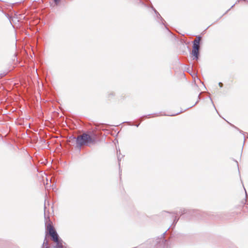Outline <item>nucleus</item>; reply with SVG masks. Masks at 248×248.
I'll return each instance as SVG.
<instances>
[{
  "mask_svg": "<svg viewBox=\"0 0 248 248\" xmlns=\"http://www.w3.org/2000/svg\"><path fill=\"white\" fill-rule=\"evenodd\" d=\"M195 212L194 210H188L185 209H181V211H180V213H181V215L185 214H191V213H194Z\"/></svg>",
  "mask_w": 248,
  "mask_h": 248,
  "instance_id": "nucleus-6",
  "label": "nucleus"
},
{
  "mask_svg": "<svg viewBox=\"0 0 248 248\" xmlns=\"http://www.w3.org/2000/svg\"><path fill=\"white\" fill-rule=\"evenodd\" d=\"M117 155H118V161H119V164L120 165V155H118V151H117Z\"/></svg>",
  "mask_w": 248,
  "mask_h": 248,
  "instance_id": "nucleus-8",
  "label": "nucleus"
},
{
  "mask_svg": "<svg viewBox=\"0 0 248 248\" xmlns=\"http://www.w3.org/2000/svg\"><path fill=\"white\" fill-rule=\"evenodd\" d=\"M218 85L220 87H223V83H221V82H219L218 83Z\"/></svg>",
  "mask_w": 248,
  "mask_h": 248,
  "instance_id": "nucleus-10",
  "label": "nucleus"
},
{
  "mask_svg": "<svg viewBox=\"0 0 248 248\" xmlns=\"http://www.w3.org/2000/svg\"><path fill=\"white\" fill-rule=\"evenodd\" d=\"M139 124H136V125H135L137 127H138L139 126Z\"/></svg>",
  "mask_w": 248,
  "mask_h": 248,
  "instance_id": "nucleus-12",
  "label": "nucleus"
},
{
  "mask_svg": "<svg viewBox=\"0 0 248 248\" xmlns=\"http://www.w3.org/2000/svg\"><path fill=\"white\" fill-rule=\"evenodd\" d=\"M142 121V118H141V120H140V121Z\"/></svg>",
  "mask_w": 248,
  "mask_h": 248,
  "instance_id": "nucleus-14",
  "label": "nucleus"
},
{
  "mask_svg": "<svg viewBox=\"0 0 248 248\" xmlns=\"http://www.w3.org/2000/svg\"><path fill=\"white\" fill-rule=\"evenodd\" d=\"M201 40L200 36L197 37L196 39L193 41V48L194 49H200V42Z\"/></svg>",
  "mask_w": 248,
  "mask_h": 248,
  "instance_id": "nucleus-3",
  "label": "nucleus"
},
{
  "mask_svg": "<svg viewBox=\"0 0 248 248\" xmlns=\"http://www.w3.org/2000/svg\"><path fill=\"white\" fill-rule=\"evenodd\" d=\"M192 54L193 56V60H197L199 54V50L192 48Z\"/></svg>",
  "mask_w": 248,
  "mask_h": 248,
  "instance_id": "nucleus-4",
  "label": "nucleus"
},
{
  "mask_svg": "<svg viewBox=\"0 0 248 248\" xmlns=\"http://www.w3.org/2000/svg\"><path fill=\"white\" fill-rule=\"evenodd\" d=\"M44 218L46 221V227L47 232L51 237L52 240L55 243L54 248H65L62 244V240L59 237L57 232L50 221L48 214L47 213L46 203L44 204Z\"/></svg>",
  "mask_w": 248,
  "mask_h": 248,
  "instance_id": "nucleus-1",
  "label": "nucleus"
},
{
  "mask_svg": "<svg viewBox=\"0 0 248 248\" xmlns=\"http://www.w3.org/2000/svg\"><path fill=\"white\" fill-rule=\"evenodd\" d=\"M160 245L163 246L162 248H170L169 242L164 239H162V242Z\"/></svg>",
  "mask_w": 248,
  "mask_h": 248,
  "instance_id": "nucleus-5",
  "label": "nucleus"
},
{
  "mask_svg": "<svg viewBox=\"0 0 248 248\" xmlns=\"http://www.w3.org/2000/svg\"><path fill=\"white\" fill-rule=\"evenodd\" d=\"M96 141L95 137L83 133L78 136L77 138L71 136L69 138V142L71 144H76V147L80 149L82 146L87 145L89 143H94Z\"/></svg>",
  "mask_w": 248,
  "mask_h": 248,
  "instance_id": "nucleus-2",
  "label": "nucleus"
},
{
  "mask_svg": "<svg viewBox=\"0 0 248 248\" xmlns=\"http://www.w3.org/2000/svg\"><path fill=\"white\" fill-rule=\"evenodd\" d=\"M165 233H166V232H164V233H163V235H165Z\"/></svg>",
  "mask_w": 248,
  "mask_h": 248,
  "instance_id": "nucleus-15",
  "label": "nucleus"
},
{
  "mask_svg": "<svg viewBox=\"0 0 248 248\" xmlns=\"http://www.w3.org/2000/svg\"><path fill=\"white\" fill-rule=\"evenodd\" d=\"M60 0H54V1L56 2V3H58L60 1Z\"/></svg>",
  "mask_w": 248,
  "mask_h": 248,
  "instance_id": "nucleus-11",
  "label": "nucleus"
},
{
  "mask_svg": "<svg viewBox=\"0 0 248 248\" xmlns=\"http://www.w3.org/2000/svg\"><path fill=\"white\" fill-rule=\"evenodd\" d=\"M154 11H155V13H157V11H156V10H155V9H154Z\"/></svg>",
  "mask_w": 248,
  "mask_h": 248,
  "instance_id": "nucleus-13",
  "label": "nucleus"
},
{
  "mask_svg": "<svg viewBox=\"0 0 248 248\" xmlns=\"http://www.w3.org/2000/svg\"><path fill=\"white\" fill-rule=\"evenodd\" d=\"M43 248H49L48 242L46 239V237L45 238L43 244Z\"/></svg>",
  "mask_w": 248,
  "mask_h": 248,
  "instance_id": "nucleus-7",
  "label": "nucleus"
},
{
  "mask_svg": "<svg viewBox=\"0 0 248 248\" xmlns=\"http://www.w3.org/2000/svg\"><path fill=\"white\" fill-rule=\"evenodd\" d=\"M178 219H177V218H176V216H175V219H174V221H173V223H176L177 222V221H178Z\"/></svg>",
  "mask_w": 248,
  "mask_h": 248,
  "instance_id": "nucleus-9",
  "label": "nucleus"
}]
</instances>
